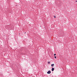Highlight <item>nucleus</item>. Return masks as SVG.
<instances>
[{
  "instance_id": "1",
  "label": "nucleus",
  "mask_w": 77,
  "mask_h": 77,
  "mask_svg": "<svg viewBox=\"0 0 77 77\" xmlns=\"http://www.w3.org/2000/svg\"><path fill=\"white\" fill-rule=\"evenodd\" d=\"M47 74H50V73H51V71H48L47 72Z\"/></svg>"
},
{
  "instance_id": "2",
  "label": "nucleus",
  "mask_w": 77,
  "mask_h": 77,
  "mask_svg": "<svg viewBox=\"0 0 77 77\" xmlns=\"http://www.w3.org/2000/svg\"><path fill=\"white\" fill-rule=\"evenodd\" d=\"M54 68H52V71H54Z\"/></svg>"
},
{
  "instance_id": "3",
  "label": "nucleus",
  "mask_w": 77,
  "mask_h": 77,
  "mask_svg": "<svg viewBox=\"0 0 77 77\" xmlns=\"http://www.w3.org/2000/svg\"><path fill=\"white\" fill-rule=\"evenodd\" d=\"M54 64H52L51 65V66L53 67V66H54Z\"/></svg>"
},
{
  "instance_id": "4",
  "label": "nucleus",
  "mask_w": 77,
  "mask_h": 77,
  "mask_svg": "<svg viewBox=\"0 0 77 77\" xmlns=\"http://www.w3.org/2000/svg\"><path fill=\"white\" fill-rule=\"evenodd\" d=\"M48 63L49 64H50V61H49L48 62Z\"/></svg>"
},
{
  "instance_id": "5",
  "label": "nucleus",
  "mask_w": 77,
  "mask_h": 77,
  "mask_svg": "<svg viewBox=\"0 0 77 77\" xmlns=\"http://www.w3.org/2000/svg\"><path fill=\"white\" fill-rule=\"evenodd\" d=\"M54 18H56V17L55 16H54Z\"/></svg>"
},
{
  "instance_id": "6",
  "label": "nucleus",
  "mask_w": 77,
  "mask_h": 77,
  "mask_svg": "<svg viewBox=\"0 0 77 77\" xmlns=\"http://www.w3.org/2000/svg\"><path fill=\"white\" fill-rule=\"evenodd\" d=\"M55 57V59L56 58V56H55V57Z\"/></svg>"
},
{
  "instance_id": "7",
  "label": "nucleus",
  "mask_w": 77,
  "mask_h": 77,
  "mask_svg": "<svg viewBox=\"0 0 77 77\" xmlns=\"http://www.w3.org/2000/svg\"><path fill=\"white\" fill-rule=\"evenodd\" d=\"M54 56H56V54H54Z\"/></svg>"
},
{
  "instance_id": "8",
  "label": "nucleus",
  "mask_w": 77,
  "mask_h": 77,
  "mask_svg": "<svg viewBox=\"0 0 77 77\" xmlns=\"http://www.w3.org/2000/svg\"><path fill=\"white\" fill-rule=\"evenodd\" d=\"M77 1H76V2H77Z\"/></svg>"
}]
</instances>
